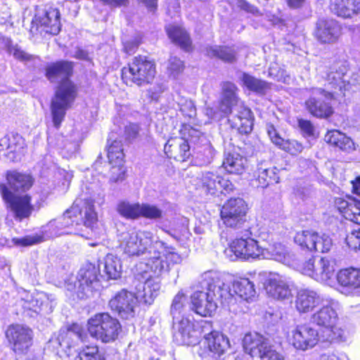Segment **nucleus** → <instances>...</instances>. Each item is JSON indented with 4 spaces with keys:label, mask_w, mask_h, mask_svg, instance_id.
I'll use <instances>...</instances> for the list:
<instances>
[{
    "label": "nucleus",
    "mask_w": 360,
    "mask_h": 360,
    "mask_svg": "<svg viewBox=\"0 0 360 360\" xmlns=\"http://www.w3.org/2000/svg\"><path fill=\"white\" fill-rule=\"evenodd\" d=\"M98 223V214L91 200H77L70 209L57 219L51 220L43 227L44 236L30 235L21 238H13L12 242L18 247H27L38 244L44 240V237L53 238L64 234H77L88 238L79 233V226L83 225L94 231Z\"/></svg>",
    "instance_id": "obj_1"
},
{
    "label": "nucleus",
    "mask_w": 360,
    "mask_h": 360,
    "mask_svg": "<svg viewBox=\"0 0 360 360\" xmlns=\"http://www.w3.org/2000/svg\"><path fill=\"white\" fill-rule=\"evenodd\" d=\"M73 63L68 60H59L48 65L45 75L51 82L60 79L51 105L53 125L59 128L66 111L70 108L77 95V86L70 79L72 73Z\"/></svg>",
    "instance_id": "obj_2"
},
{
    "label": "nucleus",
    "mask_w": 360,
    "mask_h": 360,
    "mask_svg": "<svg viewBox=\"0 0 360 360\" xmlns=\"http://www.w3.org/2000/svg\"><path fill=\"white\" fill-rule=\"evenodd\" d=\"M201 290L191 295L192 309L202 316H211L217 308V301L229 306L233 300L230 285L220 280L219 274L213 270L202 273L198 281Z\"/></svg>",
    "instance_id": "obj_3"
},
{
    "label": "nucleus",
    "mask_w": 360,
    "mask_h": 360,
    "mask_svg": "<svg viewBox=\"0 0 360 360\" xmlns=\"http://www.w3.org/2000/svg\"><path fill=\"white\" fill-rule=\"evenodd\" d=\"M120 247L128 257L140 258L150 255L153 249L164 247L165 243L155 238L149 231L131 229L118 236Z\"/></svg>",
    "instance_id": "obj_4"
},
{
    "label": "nucleus",
    "mask_w": 360,
    "mask_h": 360,
    "mask_svg": "<svg viewBox=\"0 0 360 360\" xmlns=\"http://www.w3.org/2000/svg\"><path fill=\"white\" fill-rule=\"evenodd\" d=\"M310 323L321 327V338L323 342H341L346 341L347 334L345 329L336 326L338 320L333 300L327 301L322 307L311 314Z\"/></svg>",
    "instance_id": "obj_5"
},
{
    "label": "nucleus",
    "mask_w": 360,
    "mask_h": 360,
    "mask_svg": "<svg viewBox=\"0 0 360 360\" xmlns=\"http://www.w3.org/2000/svg\"><path fill=\"white\" fill-rule=\"evenodd\" d=\"M256 230V228L245 226L244 229L236 231V238L230 244L229 249L225 251L226 254L229 255V252H233L236 258L243 259L265 257V249L259 245Z\"/></svg>",
    "instance_id": "obj_6"
},
{
    "label": "nucleus",
    "mask_w": 360,
    "mask_h": 360,
    "mask_svg": "<svg viewBox=\"0 0 360 360\" xmlns=\"http://www.w3.org/2000/svg\"><path fill=\"white\" fill-rule=\"evenodd\" d=\"M87 329L92 338L103 343H110L118 338L122 326L108 313H98L89 319Z\"/></svg>",
    "instance_id": "obj_7"
},
{
    "label": "nucleus",
    "mask_w": 360,
    "mask_h": 360,
    "mask_svg": "<svg viewBox=\"0 0 360 360\" xmlns=\"http://www.w3.org/2000/svg\"><path fill=\"white\" fill-rule=\"evenodd\" d=\"M155 65L146 56H138L132 58L128 67L122 70V77L127 84L143 86L150 83L155 75Z\"/></svg>",
    "instance_id": "obj_8"
},
{
    "label": "nucleus",
    "mask_w": 360,
    "mask_h": 360,
    "mask_svg": "<svg viewBox=\"0 0 360 360\" xmlns=\"http://www.w3.org/2000/svg\"><path fill=\"white\" fill-rule=\"evenodd\" d=\"M98 273L95 264H84L78 271L74 283L70 281L67 282L68 290L75 292L79 299L91 297L94 292L98 290L101 287Z\"/></svg>",
    "instance_id": "obj_9"
},
{
    "label": "nucleus",
    "mask_w": 360,
    "mask_h": 360,
    "mask_svg": "<svg viewBox=\"0 0 360 360\" xmlns=\"http://www.w3.org/2000/svg\"><path fill=\"white\" fill-rule=\"evenodd\" d=\"M150 252V255L143 259L146 260V266L158 277L163 273L168 272L174 264L182 262V257L175 252L174 248L167 246L166 243L164 247L153 249Z\"/></svg>",
    "instance_id": "obj_10"
},
{
    "label": "nucleus",
    "mask_w": 360,
    "mask_h": 360,
    "mask_svg": "<svg viewBox=\"0 0 360 360\" xmlns=\"http://www.w3.org/2000/svg\"><path fill=\"white\" fill-rule=\"evenodd\" d=\"M244 350L260 360H284L283 356L271 345L268 338L259 333L246 334L243 340Z\"/></svg>",
    "instance_id": "obj_11"
},
{
    "label": "nucleus",
    "mask_w": 360,
    "mask_h": 360,
    "mask_svg": "<svg viewBox=\"0 0 360 360\" xmlns=\"http://www.w3.org/2000/svg\"><path fill=\"white\" fill-rule=\"evenodd\" d=\"M20 304L29 316H34L41 313H51L56 302L53 295L44 292L30 293L24 290L21 292Z\"/></svg>",
    "instance_id": "obj_12"
},
{
    "label": "nucleus",
    "mask_w": 360,
    "mask_h": 360,
    "mask_svg": "<svg viewBox=\"0 0 360 360\" xmlns=\"http://www.w3.org/2000/svg\"><path fill=\"white\" fill-rule=\"evenodd\" d=\"M337 96H339L337 91L313 88L311 96L305 101L306 109L314 117L328 118L333 113L330 101Z\"/></svg>",
    "instance_id": "obj_13"
},
{
    "label": "nucleus",
    "mask_w": 360,
    "mask_h": 360,
    "mask_svg": "<svg viewBox=\"0 0 360 360\" xmlns=\"http://www.w3.org/2000/svg\"><path fill=\"white\" fill-rule=\"evenodd\" d=\"M8 212L17 221L29 219L34 211L32 203V197L27 193L20 194L11 193L6 189L1 195Z\"/></svg>",
    "instance_id": "obj_14"
},
{
    "label": "nucleus",
    "mask_w": 360,
    "mask_h": 360,
    "mask_svg": "<svg viewBox=\"0 0 360 360\" xmlns=\"http://www.w3.org/2000/svg\"><path fill=\"white\" fill-rule=\"evenodd\" d=\"M247 205L243 198H231L222 206L220 215L226 226L238 231L250 226L245 219Z\"/></svg>",
    "instance_id": "obj_15"
},
{
    "label": "nucleus",
    "mask_w": 360,
    "mask_h": 360,
    "mask_svg": "<svg viewBox=\"0 0 360 360\" xmlns=\"http://www.w3.org/2000/svg\"><path fill=\"white\" fill-rule=\"evenodd\" d=\"M297 270L319 282L327 283L334 276L335 262L327 257H312L298 264Z\"/></svg>",
    "instance_id": "obj_16"
},
{
    "label": "nucleus",
    "mask_w": 360,
    "mask_h": 360,
    "mask_svg": "<svg viewBox=\"0 0 360 360\" xmlns=\"http://www.w3.org/2000/svg\"><path fill=\"white\" fill-rule=\"evenodd\" d=\"M188 131V137H174L169 139L165 145V153L169 158H173L179 162H184L191 155V146L188 141L195 142L199 138L200 131L192 128L185 127Z\"/></svg>",
    "instance_id": "obj_17"
},
{
    "label": "nucleus",
    "mask_w": 360,
    "mask_h": 360,
    "mask_svg": "<svg viewBox=\"0 0 360 360\" xmlns=\"http://www.w3.org/2000/svg\"><path fill=\"white\" fill-rule=\"evenodd\" d=\"M60 14L59 10L51 6H45L37 9L32 21L31 32L40 30L41 32L53 35L58 34L60 31Z\"/></svg>",
    "instance_id": "obj_18"
},
{
    "label": "nucleus",
    "mask_w": 360,
    "mask_h": 360,
    "mask_svg": "<svg viewBox=\"0 0 360 360\" xmlns=\"http://www.w3.org/2000/svg\"><path fill=\"white\" fill-rule=\"evenodd\" d=\"M137 283L135 285V295L141 302L150 305L158 295L160 289V281L158 276H152L145 270L142 274L136 275Z\"/></svg>",
    "instance_id": "obj_19"
},
{
    "label": "nucleus",
    "mask_w": 360,
    "mask_h": 360,
    "mask_svg": "<svg viewBox=\"0 0 360 360\" xmlns=\"http://www.w3.org/2000/svg\"><path fill=\"white\" fill-rule=\"evenodd\" d=\"M202 191L207 195L219 196L229 194L235 190L234 185L228 179L214 172H204L199 178Z\"/></svg>",
    "instance_id": "obj_20"
},
{
    "label": "nucleus",
    "mask_w": 360,
    "mask_h": 360,
    "mask_svg": "<svg viewBox=\"0 0 360 360\" xmlns=\"http://www.w3.org/2000/svg\"><path fill=\"white\" fill-rule=\"evenodd\" d=\"M291 333L290 342L297 349L306 351L315 347L319 340L322 341L321 333L311 323L297 325Z\"/></svg>",
    "instance_id": "obj_21"
},
{
    "label": "nucleus",
    "mask_w": 360,
    "mask_h": 360,
    "mask_svg": "<svg viewBox=\"0 0 360 360\" xmlns=\"http://www.w3.org/2000/svg\"><path fill=\"white\" fill-rule=\"evenodd\" d=\"M173 328L177 330L175 336L181 344L195 345L199 342L200 332L198 330L197 321L191 314L183 315L181 319L174 321Z\"/></svg>",
    "instance_id": "obj_22"
},
{
    "label": "nucleus",
    "mask_w": 360,
    "mask_h": 360,
    "mask_svg": "<svg viewBox=\"0 0 360 360\" xmlns=\"http://www.w3.org/2000/svg\"><path fill=\"white\" fill-rule=\"evenodd\" d=\"M291 286L292 281L290 278L275 272H270L264 282L267 295L278 300H285L292 297Z\"/></svg>",
    "instance_id": "obj_23"
},
{
    "label": "nucleus",
    "mask_w": 360,
    "mask_h": 360,
    "mask_svg": "<svg viewBox=\"0 0 360 360\" xmlns=\"http://www.w3.org/2000/svg\"><path fill=\"white\" fill-rule=\"evenodd\" d=\"M138 297L135 293L124 289L117 292L109 301L110 309L124 319H130L135 316Z\"/></svg>",
    "instance_id": "obj_24"
},
{
    "label": "nucleus",
    "mask_w": 360,
    "mask_h": 360,
    "mask_svg": "<svg viewBox=\"0 0 360 360\" xmlns=\"http://www.w3.org/2000/svg\"><path fill=\"white\" fill-rule=\"evenodd\" d=\"M6 337L17 354H26L32 345V330L25 326L13 325L6 330Z\"/></svg>",
    "instance_id": "obj_25"
},
{
    "label": "nucleus",
    "mask_w": 360,
    "mask_h": 360,
    "mask_svg": "<svg viewBox=\"0 0 360 360\" xmlns=\"http://www.w3.org/2000/svg\"><path fill=\"white\" fill-rule=\"evenodd\" d=\"M347 72V66L342 63H336L330 67L326 73L325 89L337 91L339 96L345 94L344 92L349 89V82L345 79Z\"/></svg>",
    "instance_id": "obj_26"
},
{
    "label": "nucleus",
    "mask_w": 360,
    "mask_h": 360,
    "mask_svg": "<svg viewBox=\"0 0 360 360\" xmlns=\"http://www.w3.org/2000/svg\"><path fill=\"white\" fill-rule=\"evenodd\" d=\"M342 34L340 25L333 19H321L316 22L315 38L322 44L336 43Z\"/></svg>",
    "instance_id": "obj_27"
},
{
    "label": "nucleus",
    "mask_w": 360,
    "mask_h": 360,
    "mask_svg": "<svg viewBox=\"0 0 360 360\" xmlns=\"http://www.w3.org/2000/svg\"><path fill=\"white\" fill-rule=\"evenodd\" d=\"M338 290L347 296H354L360 290V269L347 268L341 269L337 274Z\"/></svg>",
    "instance_id": "obj_28"
},
{
    "label": "nucleus",
    "mask_w": 360,
    "mask_h": 360,
    "mask_svg": "<svg viewBox=\"0 0 360 360\" xmlns=\"http://www.w3.org/2000/svg\"><path fill=\"white\" fill-rule=\"evenodd\" d=\"M6 181L7 186H1V195H4L5 188L10 190L11 193L24 194L30 189L34 182L30 174L17 170L8 171Z\"/></svg>",
    "instance_id": "obj_29"
},
{
    "label": "nucleus",
    "mask_w": 360,
    "mask_h": 360,
    "mask_svg": "<svg viewBox=\"0 0 360 360\" xmlns=\"http://www.w3.org/2000/svg\"><path fill=\"white\" fill-rule=\"evenodd\" d=\"M207 347L212 360H226L230 349L229 338L221 332H214L206 337Z\"/></svg>",
    "instance_id": "obj_30"
},
{
    "label": "nucleus",
    "mask_w": 360,
    "mask_h": 360,
    "mask_svg": "<svg viewBox=\"0 0 360 360\" xmlns=\"http://www.w3.org/2000/svg\"><path fill=\"white\" fill-rule=\"evenodd\" d=\"M25 146L24 139L17 133H8L0 139V156L10 161H15L22 153Z\"/></svg>",
    "instance_id": "obj_31"
},
{
    "label": "nucleus",
    "mask_w": 360,
    "mask_h": 360,
    "mask_svg": "<svg viewBox=\"0 0 360 360\" xmlns=\"http://www.w3.org/2000/svg\"><path fill=\"white\" fill-rule=\"evenodd\" d=\"M322 302L321 296L316 291L302 288L297 292L295 305L300 313H308L321 304Z\"/></svg>",
    "instance_id": "obj_32"
},
{
    "label": "nucleus",
    "mask_w": 360,
    "mask_h": 360,
    "mask_svg": "<svg viewBox=\"0 0 360 360\" xmlns=\"http://www.w3.org/2000/svg\"><path fill=\"white\" fill-rule=\"evenodd\" d=\"M101 277L105 279L116 280L121 276L122 264L120 259L112 254H108L97 266Z\"/></svg>",
    "instance_id": "obj_33"
},
{
    "label": "nucleus",
    "mask_w": 360,
    "mask_h": 360,
    "mask_svg": "<svg viewBox=\"0 0 360 360\" xmlns=\"http://www.w3.org/2000/svg\"><path fill=\"white\" fill-rule=\"evenodd\" d=\"M253 176L255 179L252 180V184L256 183L255 186L257 187L266 188L270 184L279 182L278 169L269 167L264 162L257 165Z\"/></svg>",
    "instance_id": "obj_34"
},
{
    "label": "nucleus",
    "mask_w": 360,
    "mask_h": 360,
    "mask_svg": "<svg viewBox=\"0 0 360 360\" xmlns=\"http://www.w3.org/2000/svg\"><path fill=\"white\" fill-rule=\"evenodd\" d=\"M198 139L200 140V143L193 149V162L195 165L198 167L207 166L212 162L215 150L203 136H199Z\"/></svg>",
    "instance_id": "obj_35"
},
{
    "label": "nucleus",
    "mask_w": 360,
    "mask_h": 360,
    "mask_svg": "<svg viewBox=\"0 0 360 360\" xmlns=\"http://www.w3.org/2000/svg\"><path fill=\"white\" fill-rule=\"evenodd\" d=\"M230 290L233 295V300L229 306L234 304L236 300V296L243 300L250 302L253 300L257 293L254 283L246 278H240L239 279L235 280Z\"/></svg>",
    "instance_id": "obj_36"
},
{
    "label": "nucleus",
    "mask_w": 360,
    "mask_h": 360,
    "mask_svg": "<svg viewBox=\"0 0 360 360\" xmlns=\"http://www.w3.org/2000/svg\"><path fill=\"white\" fill-rule=\"evenodd\" d=\"M331 11L339 17L351 18L360 11L358 0H330Z\"/></svg>",
    "instance_id": "obj_37"
},
{
    "label": "nucleus",
    "mask_w": 360,
    "mask_h": 360,
    "mask_svg": "<svg viewBox=\"0 0 360 360\" xmlns=\"http://www.w3.org/2000/svg\"><path fill=\"white\" fill-rule=\"evenodd\" d=\"M231 127L240 134H248L253 128V116L249 108H244L237 115L229 119Z\"/></svg>",
    "instance_id": "obj_38"
},
{
    "label": "nucleus",
    "mask_w": 360,
    "mask_h": 360,
    "mask_svg": "<svg viewBox=\"0 0 360 360\" xmlns=\"http://www.w3.org/2000/svg\"><path fill=\"white\" fill-rule=\"evenodd\" d=\"M238 47L229 46H209L205 49L206 55L210 58H216L225 63H232L236 60Z\"/></svg>",
    "instance_id": "obj_39"
},
{
    "label": "nucleus",
    "mask_w": 360,
    "mask_h": 360,
    "mask_svg": "<svg viewBox=\"0 0 360 360\" xmlns=\"http://www.w3.org/2000/svg\"><path fill=\"white\" fill-rule=\"evenodd\" d=\"M247 159L237 152H225L222 166L224 169L233 174H241L245 169Z\"/></svg>",
    "instance_id": "obj_40"
},
{
    "label": "nucleus",
    "mask_w": 360,
    "mask_h": 360,
    "mask_svg": "<svg viewBox=\"0 0 360 360\" xmlns=\"http://www.w3.org/2000/svg\"><path fill=\"white\" fill-rule=\"evenodd\" d=\"M243 85L249 91L259 96H264L271 89V84L248 73L243 72L240 77Z\"/></svg>",
    "instance_id": "obj_41"
},
{
    "label": "nucleus",
    "mask_w": 360,
    "mask_h": 360,
    "mask_svg": "<svg viewBox=\"0 0 360 360\" xmlns=\"http://www.w3.org/2000/svg\"><path fill=\"white\" fill-rule=\"evenodd\" d=\"M169 38L173 43L179 46L183 50L189 51L191 41L187 32L180 27L169 25L166 27Z\"/></svg>",
    "instance_id": "obj_42"
},
{
    "label": "nucleus",
    "mask_w": 360,
    "mask_h": 360,
    "mask_svg": "<svg viewBox=\"0 0 360 360\" xmlns=\"http://www.w3.org/2000/svg\"><path fill=\"white\" fill-rule=\"evenodd\" d=\"M324 140L342 150H350L354 149L353 141L339 130H330L325 135Z\"/></svg>",
    "instance_id": "obj_43"
},
{
    "label": "nucleus",
    "mask_w": 360,
    "mask_h": 360,
    "mask_svg": "<svg viewBox=\"0 0 360 360\" xmlns=\"http://www.w3.org/2000/svg\"><path fill=\"white\" fill-rule=\"evenodd\" d=\"M236 86L230 82H226L222 85V96L219 104L224 112H231L232 106L237 102Z\"/></svg>",
    "instance_id": "obj_44"
},
{
    "label": "nucleus",
    "mask_w": 360,
    "mask_h": 360,
    "mask_svg": "<svg viewBox=\"0 0 360 360\" xmlns=\"http://www.w3.org/2000/svg\"><path fill=\"white\" fill-rule=\"evenodd\" d=\"M340 209L345 218L355 224H360V200L347 202L342 200Z\"/></svg>",
    "instance_id": "obj_45"
},
{
    "label": "nucleus",
    "mask_w": 360,
    "mask_h": 360,
    "mask_svg": "<svg viewBox=\"0 0 360 360\" xmlns=\"http://www.w3.org/2000/svg\"><path fill=\"white\" fill-rule=\"evenodd\" d=\"M124 157L122 141L117 139L112 141L108 148V158L110 164L114 167H120L122 165Z\"/></svg>",
    "instance_id": "obj_46"
},
{
    "label": "nucleus",
    "mask_w": 360,
    "mask_h": 360,
    "mask_svg": "<svg viewBox=\"0 0 360 360\" xmlns=\"http://www.w3.org/2000/svg\"><path fill=\"white\" fill-rule=\"evenodd\" d=\"M162 229L172 238L180 241L188 240L191 235L188 230V220L186 218L181 219V221L178 223L177 228H169L168 229L166 228Z\"/></svg>",
    "instance_id": "obj_47"
},
{
    "label": "nucleus",
    "mask_w": 360,
    "mask_h": 360,
    "mask_svg": "<svg viewBox=\"0 0 360 360\" xmlns=\"http://www.w3.org/2000/svg\"><path fill=\"white\" fill-rule=\"evenodd\" d=\"M141 205L122 201L117 205V212L127 219H138L140 217Z\"/></svg>",
    "instance_id": "obj_48"
},
{
    "label": "nucleus",
    "mask_w": 360,
    "mask_h": 360,
    "mask_svg": "<svg viewBox=\"0 0 360 360\" xmlns=\"http://www.w3.org/2000/svg\"><path fill=\"white\" fill-rule=\"evenodd\" d=\"M186 303V297L182 292H179L173 299L171 305V314L173 322L181 318L184 314V308Z\"/></svg>",
    "instance_id": "obj_49"
},
{
    "label": "nucleus",
    "mask_w": 360,
    "mask_h": 360,
    "mask_svg": "<svg viewBox=\"0 0 360 360\" xmlns=\"http://www.w3.org/2000/svg\"><path fill=\"white\" fill-rule=\"evenodd\" d=\"M75 360H105L103 356L99 352L98 347L94 346H85L77 351Z\"/></svg>",
    "instance_id": "obj_50"
},
{
    "label": "nucleus",
    "mask_w": 360,
    "mask_h": 360,
    "mask_svg": "<svg viewBox=\"0 0 360 360\" xmlns=\"http://www.w3.org/2000/svg\"><path fill=\"white\" fill-rule=\"evenodd\" d=\"M332 246L333 240L328 235L316 232L311 251L321 253L328 252L330 251Z\"/></svg>",
    "instance_id": "obj_51"
},
{
    "label": "nucleus",
    "mask_w": 360,
    "mask_h": 360,
    "mask_svg": "<svg viewBox=\"0 0 360 360\" xmlns=\"http://www.w3.org/2000/svg\"><path fill=\"white\" fill-rule=\"evenodd\" d=\"M316 234V232L308 230L297 232L294 238V240L301 248L311 251Z\"/></svg>",
    "instance_id": "obj_52"
},
{
    "label": "nucleus",
    "mask_w": 360,
    "mask_h": 360,
    "mask_svg": "<svg viewBox=\"0 0 360 360\" xmlns=\"http://www.w3.org/2000/svg\"><path fill=\"white\" fill-rule=\"evenodd\" d=\"M162 211L154 205L143 203L141 205L140 217L156 220L160 219Z\"/></svg>",
    "instance_id": "obj_53"
},
{
    "label": "nucleus",
    "mask_w": 360,
    "mask_h": 360,
    "mask_svg": "<svg viewBox=\"0 0 360 360\" xmlns=\"http://www.w3.org/2000/svg\"><path fill=\"white\" fill-rule=\"evenodd\" d=\"M269 76L277 82L288 84L290 77L287 74L285 70L278 66V64H271L269 68Z\"/></svg>",
    "instance_id": "obj_54"
},
{
    "label": "nucleus",
    "mask_w": 360,
    "mask_h": 360,
    "mask_svg": "<svg viewBox=\"0 0 360 360\" xmlns=\"http://www.w3.org/2000/svg\"><path fill=\"white\" fill-rule=\"evenodd\" d=\"M278 148L292 155H297L303 150L302 144L295 140L283 139Z\"/></svg>",
    "instance_id": "obj_55"
},
{
    "label": "nucleus",
    "mask_w": 360,
    "mask_h": 360,
    "mask_svg": "<svg viewBox=\"0 0 360 360\" xmlns=\"http://www.w3.org/2000/svg\"><path fill=\"white\" fill-rule=\"evenodd\" d=\"M180 111L185 117L194 118L196 116V108L191 100H185L184 102H178Z\"/></svg>",
    "instance_id": "obj_56"
},
{
    "label": "nucleus",
    "mask_w": 360,
    "mask_h": 360,
    "mask_svg": "<svg viewBox=\"0 0 360 360\" xmlns=\"http://www.w3.org/2000/svg\"><path fill=\"white\" fill-rule=\"evenodd\" d=\"M271 255V258L278 262H283L285 257V248L281 243H276L266 250Z\"/></svg>",
    "instance_id": "obj_57"
},
{
    "label": "nucleus",
    "mask_w": 360,
    "mask_h": 360,
    "mask_svg": "<svg viewBox=\"0 0 360 360\" xmlns=\"http://www.w3.org/2000/svg\"><path fill=\"white\" fill-rule=\"evenodd\" d=\"M184 65L182 60L174 56L169 60L168 71L169 74L175 77L184 70Z\"/></svg>",
    "instance_id": "obj_58"
},
{
    "label": "nucleus",
    "mask_w": 360,
    "mask_h": 360,
    "mask_svg": "<svg viewBox=\"0 0 360 360\" xmlns=\"http://www.w3.org/2000/svg\"><path fill=\"white\" fill-rule=\"evenodd\" d=\"M298 127L304 137L314 136L315 128L311 121L304 119H299Z\"/></svg>",
    "instance_id": "obj_59"
},
{
    "label": "nucleus",
    "mask_w": 360,
    "mask_h": 360,
    "mask_svg": "<svg viewBox=\"0 0 360 360\" xmlns=\"http://www.w3.org/2000/svg\"><path fill=\"white\" fill-rule=\"evenodd\" d=\"M8 52L13 55V57L20 61H26L30 59V55L25 52L17 44H10L7 48Z\"/></svg>",
    "instance_id": "obj_60"
},
{
    "label": "nucleus",
    "mask_w": 360,
    "mask_h": 360,
    "mask_svg": "<svg viewBox=\"0 0 360 360\" xmlns=\"http://www.w3.org/2000/svg\"><path fill=\"white\" fill-rule=\"evenodd\" d=\"M205 115L210 120L219 121L223 117L229 115V112L222 111L221 105L219 104L217 108L207 107L205 108Z\"/></svg>",
    "instance_id": "obj_61"
},
{
    "label": "nucleus",
    "mask_w": 360,
    "mask_h": 360,
    "mask_svg": "<svg viewBox=\"0 0 360 360\" xmlns=\"http://www.w3.org/2000/svg\"><path fill=\"white\" fill-rule=\"evenodd\" d=\"M198 330L200 332V338L203 335L205 341L206 342V337L214 332H217L212 329V323L207 320H200L197 321Z\"/></svg>",
    "instance_id": "obj_62"
},
{
    "label": "nucleus",
    "mask_w": 360,
    "mask_h": 360,
    "mask_svg": "<svg viewBox=\"0 0 360 360\" xmlns=\"http://www.w3.org/2000/svg\"><path fill=\"white\" fill-rule=\"evenodd\" d=\"M346 243L349 248L360 250V229L348 235L346 238Z\"/></svg>",
    "instance_id": "obj_63"
},
{
    "label": "nucleus",
    "mask_w": 360,
    "mask_h": 360,
    "mask_svg": "<svg viewBox=\"0 0 360 360\" xmlns=\"http://www.w3.org/2000/svg\"><path fill=\"white\" fill-rule=\"evenodd\" d=\"M166 87L163 84H155L148 90V95L153 101H158L160 95L165 92Z\"/></svg>",
    "instance_id": "obj_64"
}]
</instances>
